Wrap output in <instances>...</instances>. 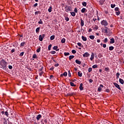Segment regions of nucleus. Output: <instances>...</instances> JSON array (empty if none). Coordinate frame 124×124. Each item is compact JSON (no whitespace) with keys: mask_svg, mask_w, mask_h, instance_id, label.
<instances>
[{"mask_svg":"<svg viewBox=\"0 0 124 124\" xmlns=\"http://www.w3.org/2000/svg\"><path fill=\"white\" fill-rule=\"evenodd\" d=\"M0 65L1 68H2L3 70H6V65H7V62L4 60H2L0 62Z\"/></svg>","mask_w":124,"mask_h":124,"instance_id":"1","label":"nucleus"},{"mask_svg":"<svg viewBox=\"0 0 124 124\" xmlns=\"http://www.w3.org/2000/svg\"><path fill=\"white\" fill-rule=\"evenodd\" d=\"M101 25H102V26H108V22H107V21L105 20H103V21H102L101 22Z\"/></svg>","mask_w":124,"mask_h":124,"instance_id":"2","label":"nucleus"},{"mask_svg":"<svg viewBox=\"0 0 124 124\" xmlns=\"http://www.w3.org/2000/svg\"><path fill=\"white\" fill-rule=\"evenodd\" d=\"M45 37V34H43L42 35H40L39 36V40L40 41H42L44 38Z\"/></svg>","mask_w":124,"mask_h":124,"instance_id":"3","label":"nucleus"},{"mask_svg":"<svg viewBox=\"0 0 124 124\" xmlns=\"http://www.w3.org/2000/svg\"><path fill=\"white\" fill-rule=\"evenodd\" d=\"M113 85H114L115 87L118 89L120 91H122V89H121V87H120V85L118 84L117 83H114Z\"/></svg>","mask_w":124,"mask_h":124,"instance_id":"4","label":"nucleus"},{"mask_svg":"<svg viewBox=\"0 0 124 124\" xmlns=\"http://www.w3.org/2000/svg\"><path fill=\"white\" fill-rule=\"evenodd\" d=\"M83 57H84V58L90 57V53H89L88 52H85L83 54Z\"/></svg>","mask_w":124,"mask_h":124,"instance_id":"5","label":"nucleus"},{"mask_svg":"<svg viewBox=\"0 0 124 124\" xmlns=\"http://www.w3.org/2000/svg\"><path fill=\"white\" fill-rule=\"evenodd\" d=\"M103 85H102V84H101L100 85V87L98 88V91H99V92H101V91H102V88H103Z\"/></svg>","mask_w":124,"mask_h":124,"instance_id":"6","label":"nucleus"},{"mask_svg":"<svg viewBox=\"0 0 124 124\" xmlns=\"http://www.w3.org/2000/svg\"><path fill=\"white\" fill-rule=\"evenodd\" d=\"M61 77H62V76H64V77H66L67 76V73L66 72H65L63 73V74L61 75Z\"/></svg>","mask_w":124,"mask_h":124,"instance_id":"7","label":"nucleus"},{"mask_svg":"<svg viewBox=\"0 0 124 124\" xmlns=\"http://www.w3.org/2000/svg\"><path fill=\"white\" fill-rule=\"evenodd\" d=\"M83 89L84 88H83V84L80 83V85H79V90H80V91H83Z\"/></svg>","mask_w":124,"mask_h":124,"instance_id":"8","label":"nucleus"},{"mask_svg":"<svg viewBox=\"0 0 124 124\" xmlns=\"http://www.w3.org/2000/svg\"><path fill=\"white\" fill-rule=\"evenodd\" d=\"M93 59H94V54H93V53H92L91 54V57L90 58V60L91 61H93Z\"/></svg>","mask_w":124,"mask_h":124,"instance_id":"9","label":"nucleus"},{"mask_svg":"<svg viewBox=\"0 0 124 124\" xmlns=\"http://www.w3.org/2000/svg\"><path fill=\"white\" fill-rule=\"evenodd\" d=\"M40 118H41V115L38 114L36 117V120L37 121H39V120H40Z\"/></svg>","mask_w":124,"mask_h":124,"instance_id":"10","label":"nucleus"},{"mask_svg":"<svg viewBox=\"0 0 124 124\" xmlns=\"http://www.w3.org/2000/svg\"><path fill=\"white\" fill-rule=\"evenodd\" d=\"M119 82L120 84H122V85H124V81L122 78H119Z\"/></svg>","mask_w":124,"mask_h":124,"instance_id":"11","label":"nucleus"},{"mask_svg":"<svg viewBox=\"0 0 124 124\" xmlns=\"http://www.w3.org/2000/svg\"><path fill=\"white\" fill-rule=\"evenodd\" d=\"M110 44H113V43H115V39L114 38L110 39Z\"/></svg>","mask_w":124,"mask_h":124,"instance_id":"12","label":"nucleus"},{"mask_svg":"<svg viewBox=\"0 0 124 124\" xmlns=\"http://www.w3.org/2000/svg\"><path fill=\"white\" fill-rule=\"evenodd\" d=\"M80 21H81L80 26H81V27H83L84 26V20H83L82 19H81Z\"/></svg>","mask_w":124,"mask_h":124,"instance_id":"13","label":"nucleus"},{"mask_svg":"<svg viewBox=\"0 0 124 124\" xmlns=\"http://www.w3.org/2000/svg\"><path fill=\"white\" fill-rule=\"evenodd\" d=\"M53 50H55L56 51H59L60 49H58V46H54L53 47Z\"/></svg>","mask_w":124,"mask_h":124,"instance_id":"14","label":"nucleus"},{"mask_svg":"<svg viewBox=\"0 0 124 124\" xmlns=\"http://www.w3.org/2000/svg\"><path fill=\"white\" fill-rule=\"evenodd\" d=\"M81 38L83 41H87V38L84 36H82Z\"/></svg>","mask_w":124,"mask_h":124,"instance_id":"15","label":"nucleus"},{"mask_svg":"<svg viewBox=\"0 0 124 124\" xmlns=\"http://www.w3.org/2000/svg\"><path fill=\"white\" fill-rule=\"evenodd\" d=\"M76 63H77L78 64H81V61H79V60H76Z\"/></svg>","mask_w":124,"mask_h":124,"instance_id":"16","label":"nucleus"},{"mask_svg":"<svg viewBox=\"0 0 124 124\" xmlns=\"http://www.w3.org/2000/svg\"><path fill=\"white\" fill-rule=\"evenodd\" d=\"M68 11H71V6H68L67 7V12H68Z\"/></svg>","mask_w":124,"mask_h":124,"instance_id":"17","label":"nucleus"},{"mask_svg":"<svg viewBox=\"0 0 124 124\" xmlns=\"http://www.w3.org/2000/svg\"><path fill=\"white\" fill-rule=\"evenodd\" d=\"M109 51H113V50H114V46H109Z\"/></svg>","mask_w":124,"mask_h":124,"instance_id":"18","label":"nucleus"},{"mask_svg":"<svg viewBox=\"0 0 124 124\" xmlns=\"http://www.w3.org/2000/svg\"><path fill=\"white\" fill-rule=\"evenodd\" d=\"M70 84L72 87H76V85L74 84V83L72 82H70Z\"/></svg>","mask_w":124,"mask_h":124,"instance_id":"19","label":"nucleus"},{"mask_svg":"<svg viewBox=\"0 0 124 124\" xmlns=\"http://www.w3.org/2000/svg\"><path fill=\"white\" fill-rule=\"evenodd\" d=\"M74 56H73V55H71V56H70L69 57V60L70 61H71V60H72V59H74Z\"/></svg>","mask_w":124,"mask_h":124,"instance_id":"20","label":"nucleus"},{"mask_svg":"<svg viewBox=\"0 0 124 124\" xmlns=\"http://www.w3.org/2000/svg\"><path fill=\"white\" fill-rule=\"evenodd\" d=\"M81 11L82 13H85V12H86V8H82Z\"/></svg>","mask_w":124,"mask_h":124,"instance_id":"21","label":"nucleus"},{"mask_svg":"<svg viewBox=\"0 0 124 124\" xmlns=\"http://www.w3.org/2000/svg\"><path fill=\"white\" fill-rule=\"evenodd\" d=\"M78 75L79 77H82V73H80V72H78Z\"/></svg>","mask_w":124,"mask_h":124,"instance_id":"22","label":"nucleus"},{"mask_svg":"<svg viewBox=\"0 0 124 124\" xmlns=\"http://www.w3.org/2000/svg\"><path fill=\"white\" fill-rule=\"evenodd\" d=\"M71 15L73 16H75L76 15V14L74 12H71Z\"/></svg>","mask_w":124,"mask_h":124,"instance_id":"23","label":"nucleus"},{"mask_svg":"<svg viewBox=\"0 0 124 124\" xmlns=\"http://www.w3.org/2000/svg\"><path fill=\"white\" fill-rule=\"evenodd\" d=\"M41 11H36L35 12V15H37V14H41Z\"/></svg>","mask_w":124,"mask_h":124,"instance_id":"24","label":"nucleus"},{"mask_svg":"<svg viewBox=\"0 0 124 124\" xmlns=\"http://www.w3.org/2000/svg\"><path fill=\"white\" fill-rule=\"evenodd\" d=\"M89 38H90V39L93 40V39H94V36H93V35H90L89 36Z\"/></svg>","mask_w":124,"mask_h":124,"instance_id":"25","label":"nucleus"},{"mask_svg":"<svg viewBox=\"0 0 124 124\" xmlns=\"http://www.w3.org/2000/svg\"><path fill=\"white\" fill-rule=\"evenodd\" d=\"M55 39V35H52L50 37V40H54Z\"/></svg>","mask_w":124,"mask_h":124,"instance_id":"26","label":"nucleus"},{"mask_svg":"<svg viewBox=\"0 0 124 124\" xmlns=\"http://www.w3.org/2000/svg\"><path fill=\"white\" fill-rule=\"evenodd\" d=\"M65 43V39L62 38L61 40V43Z\"/></svg>","mask_w":124,"mask_h":124,"instance_id":"27","label":"nucleus"},{"mask_svg":"<svg viewBox=\"0 0 124 124\" xmlns=\"http://www.w3.org/2000/svg\"><path fill=\"white\" fill-rule=\"evenodd\" d=\"M48 12H52V6H50L49 8L48 9Z\"/></svg>","mask_w":124,"mask_h":124,"instance_id":"28","label":"nucleus"},{"mask_svg":"<svg viewBox=\"0 0 124 124\" xmlns=\"http://www.w3.org/2000/svg\"><path fill=\"white\" fill-rule=\"evenodd\" d=\"M70 54L69 53V52H64V56H69Z\"/></svg>","mask_w":124,"mask_h":124,"instance_id":"29","label":"nucleus"},{"mask_svg":"<svg viewBox=\"0 0 124 124\" xmlns=\"http://www.w3.org/2000/svg\"><path fill=\"white\" fill-rule=\"evenodd\" d=\"M116 14L117 16H119V15L120 14V11H116Z\"/></svg>","mask_w":124,"mask_h":124,"instance_id":"30","label":"nucleus"},{"mask_svg":"<svg viewBox=\"0 0 124 124\" xmlns=\"http://www.w3.org/2000/svg\"><path fill=\"white\" fill-rule=\"evenodd\" d=\"M40 30V27L37 28L36 29V32H38Z\"/></svg>","mask_w":124,"mask_h":124,"instance_id":"31","label":"nucleus"},{"mask_svg":"<svg viewBox=\"0 0 124 124\" xmlns=\"http://www.w3.org/2000/svg\"><path fill=\"white\" fill-rule=\"evenodd\" d=\"M104 42L105 43H107V42H108V39H107V38H106L105 39V40H104Z\"/></svg>","mask_w":124,"mask_h":124,"instance_id":"32","label":"nucleus"},{"mask_svg":"<svg viewBox=\"0 0 124 124\" xmlns=\"http://www.w3.org/2000/svg\"><path fill=\"white\" fill-rule=\"evenodd\" d=\"M82 5H83V6H87V2H82Z\"/></svg>","mask_w":124,"mask_h":124,"instance_id":"33","label":"nucleus"},{"mask_svg":"<svg viewBox=\"0 0 124 124\" xmlns=\"http://www.w3.org/2000/svg\"><path fill=\"white\" fill-rule=\"evenodd\" d=\"M41 49V48L40 47H39L37 50H36V52L37 53H39V52H40V49Z\"/></svg>","mask_w":124,"mask_h":124,"instance_id":"34","label":"nucleus"},{"mask_svg":"<svg viewBox=\"0 0 124 124\" xmlns=\"http://www.w3.org/2000/svg\"><path fill=\"white\" fill-rule=\"evenodd\" d=\"M51 47H52V45H49L48 47V50L50 51L51 50Z\"/></svg>","mask_w":124,"mask_h":124,"instance_id":"35","label":"nucleus"},{"mask_svg":"<svg viewBox=\"0 0 124 124\" xmlns=\"http://www.w3.org/2000/svg\"><path fill=\"white\" fill-rule=\"evenodd\" d=\"M78 46H79V47H83V46L82 45V44H81L80 43H78Z\"/></svg>","mask_w":124,"mask_h":124,"instance_id":"36","label":"nucleus"},{"mask_svg":"<svg viewBox=\"0 0 124 124\" xmlns=\"http://www.w3.org/2000/svg\"><path fill=\"white\" fill-rule=\"evenodd\" d=\"M65 20L66 22H68V21H69V18L68 17H65Z\"/></svg>","mask_w":124,"mask_h":124,"instance_id":"37","label":"nucleus"},{"mask_svg":"<svg viewBox=\"0 0 124 124\" xmlns=\"http://www.w3.org/2000/svg\"><path fill=\"white\" fill-rule=\"evenodd\" d=\"M92 71H93V68H92L91 67L89 68V69H88L89 72H92Z\"/></svg>","mask_w":124,"mask_h":124,"instance_id":"38","label":"nucleus"},{"mask_svg":"<svg viewBox=\"0 0 124 124\" xmlns=\"http://www.w3.org/2000/svg\"><path fill=\"white\" fill-rule=\"evenodd\" d=\"M38 24L42 25L43 24V22H42V20L40 19V21L38 22Z\"/></svg>","mask_w":124,"mask_h":124,"instance_id":"39","label":"nucleus"},{"mask_svg":"<svg viewBox=\"0 0 124 124\" xmlns=\"http://www.w3.org/2000/svg\"><path fill=\"white\" fill-rule=\"evenodd\" d=\"M72 53L73 54H76V50H74V49H73V50H72Z\"/></svg>","mask_w":124,"mask_h":124,"instance_id":"40","label":"nucleus"},{"mask_svg":"<svg viewBox=\"0 0 124 124\" xmlns=\"http://www.w3.org/2000/svg\"><path fill=\"white\" fill-rule=\"evenodd\" d=\"M68 76L69 77H71V73H70V70L68 71Z\"/></svg>","mask_w":124,"mask_h":124,"instance_id":"41","label":"nucleus"},{"mask_svg":"<svg viewBox=\"0 0 124 124\" xmlns=\"http://www.w3.org/2000/svg\"><path fill=\"white\" fill-rule=\"evenodd\" d=\"M93 68H97V64H95V65H94L93 66Z\"/></svg>","mask_w":124,"mask_h":124,"instance_id":"42","label":"nucleus"},{"mask_svg":"<svg viewBox=\"0 0 124 124\" xmlns=\"http://www.w3.org/2000/svg\"><path fill=\"white\" fill-rule=\"evenodd\" d=\"M115 6H116V5L115 4H111V8H115Z\"/></svg>","mask_w":124,"mask_h":124,"instance_id":"43","label":"nucleus"},{"mask_svg":"<svg viewBox=\"0 0 124 124\" xmlns=\"http://www.w3.org/2000/svg\"><path fill=\"white\" fill-rule=\"evenodd\" d=\"M105 71H109V68L108 67H106L105 68Z\"/></svg>","mask_w":124,"mask_h":124,"instance_id":"44","label":"nucleus"},{"mask_svg":"<svg viewBox=\"0 0 124 124\" xmlns=\"http://www.w3.org/2000/svg\"><path fill=\"white\" fill-rule=\"evenodd\" d=\"M36 54H33V56H32V58L33 59H36Z\"/></svg>","mask_w":124,"mask_h":124,"instance_id":"45","label":"nucleus"},{"mask_svg":"<svg viewBox=\"0 0 124 124\" xmlns=\"http://www.w3.org/2000/svg\"><path fill=\"white\" fill-rule=\"evenodd\" d=\"M51 54H52V55H54V54H56V51H51Z\"/></svg>","mask_w":124,"mask_h":124,"instance_id":"46","label":"nucleus"},{"mask_svg":"<svg viewBox=\"0 0 124 124\" xmlns=\"http://www.w3.org/2000/svg\"><path fill=\"white\" fill-rule=\"evenodd\" d=\"M105 92H106V93H110V90L108 89H107L105 90Z\"/></svg>","mask_w":124,"mask_h":124,"instance_id":"47","label":"nucleus"},{"mask_svg":"<svg viewBox=\"0 0 124 124\" xmlns=\"http://www.w3.org/2000/svg\"><path fill=\"white\" fill-rule=\"evenodd\" d=\"M68 94L69 95H71V96H72V95L74 94V93H69Z\"/></svg>","mask_w":124,"mask_h":124,"instance_id":"48","label":"nucleus"},{"mask_svg":"<svg viewBox=\"0 0 124 124\" xmlns=\"http://www.w3.org/2000/svg\"><path fill=\"white\" fill-rule=\"evenodd\" d=\"M43 71H41L40 73H39V75L40 76H42V75H43Z\"/></svg>","mask_w":124,"mask_h":124,"instance_id":"49","label":"nucleus"},{"mask_svg":"<svg viewBox=\"0 0 124 124\" xmlns=\"http://www.w3.org/2000/svg\"><path fill=\"white\" fill-rule=\"evenodd\" d=\"M20 57H23V56H24V52H21L20 54H19Z\"/></svg>","mask_w":124,"mask_h":124,"instance_id":"50","label":"nucleus"},{"mask_svg":"<svg viewBox=\"0 0 124 124\" xmlns=\"http://www.w3.org/2000/svg\"><path fill=\"white\" fill-rule=\"evenodd\" d=\"M5 115H6V116L7 117H8V116H9L8 112L6 111V112H5Z\"/></svg>","mask_w":124,"mask_h":124,"instance_id":"51","label":"nucleus"},{"mask_svg":"<svg viewBox=\"0 0 124 124\" xmlns=\"http://www.w3.org/2000/svg\"><path fill=\"white\" fill-rule=\"evenodd\" d=\"M74 11L76 13H77V12H78V10H77V8H75L74 9Z\"/></svg>","mask_w":124,"mask_h":124,"instance_id":"52","label":"nucleus"},{"mask_svg":"<svg viewBox=\"0 0 124 124\" xmlns=\"http://www.w3.org/2000/svg\"><path fill=\"white\" fill-rule=\"evenodd\" d=\"M37 5H38V4H37V3H35V4L33 5V7H36V6H37Z\"/></svg>","mask_w":124,"mask_h":124,"instance_id":"53","label":"nucleus"},{"mask_svg":"<svg viewBox=\"0 0 124 124\" xmlns=\"http://www.w3.org/2000/svg\"><path fill=\"white\" fill-rule=\"evenodd\" d=\"M11 52L12 53H14V52H15V48H13L11 50Z\"/></svg>","mask_w":124,"mask_h":124,"instance_id":"54","label":"nucleus"},{"mask_svg":"<svg viewBox=\"0 0 124 124\" xmlns=\"http://www.w3.org/2000/svg\"><path fill=\"white\" fill-rule=\"evenodd\" d=\"M8 67H9V69H12V68H13L12 66L10 65H9Z\"/></svg>","mask_w":124,"mask_h":124,"instance_id":"55","label":"nucleus"},{"mask_svg":"<svg viewBox=\"0 0 124 124\" xmlns=\"http://www.w3.org/2000/svg\"><path fill=\"white\" fill-rule=\"evenodd\" d=\"M115 10V11H119V7H116Z\"/></svg>","mask_w":124,"mask_h":124,"instance_id":"56","label":"nucleus"},{"mask_svg":"<svg viewBox=\"0 0 124 124\" xmlns=\"http://www.w3.org/2000/svg\"><path fill=\"white\" fill-rule=\"evenodd\" d=\"M24 45H25V43H24V42L21 43L20 44V46H24Z\"/></svg>","mask_w":124,"mask_h":124,"instance_id":"57","label":"nucleus"},{"mask_svg":"<svg viewBox=\"0 0 124 124\" xmlns=\"http://www.w3.org/2000/svg\"><path fill=\"white\" fill-rule=\"evenodd\" d=\"M94 29L95 30H98V27L97 26H95L94 27Z\"/></svg>","mask_w":124,"mask_h":124,"instance_id":"58","label":"nucleus"},{"mask_svg":"<svg viewBox=\"0 0 124 124\" xmlns=\"http://www.w3.org/2000/svg\"><path fill=\"white\" fill-rule=\"evenodd\" d=\"M89 82H90V83H93V79H90L89 80Z\"/></svg>","mask_w":124,"mask_h":124,"instance_id":"59","label":"nucleus"},{"mask_svg":"<svg viewBox=\"0 0 124 124\" xmlns=\"http://www.w3.org/2000/svg\"><path fill=\"white\" fill-rule=\"evenodd\" d=\"M58 66H59V63H56L54 65V66H55L56 67H58Z\"/></svg>","mask_w":124,"mask_h":124,"instance_id":"60","label":"nucleus"},{"mask_svg":"<svg viewBox=\"0 0 124 124\" xmlns=\"http://www.w3.org/2000/svg\"><path fill=\"white\" fill-rule=\"evenodd\" d=\"M103 47L104 48H106V44H103Z\"/></svg>","mask_w":124,"mask_h":124,"instance_id":"61","label":"nucleus"},{"mask_svg":"<svg viewBox=\"0 0 124 124\" xmlns=\"http://www.w3.org/2000/svg\"><path fill=\"white\" fill-rule=\"evenodd\" d=\"M96 18H93V22H95V21H96Z\"/></svg>","mask_w":124,"mask_h":124,"instance_id":"62","label":"nucleus"},{"mask_svg":"<svg viewBox=\"0 0 124 124\" xmlns=\"http://www.w3.org/2000/svg\"><path fill=\"white\" fill-rule=\"evenodd\" d=\"M116 76H120V74L119 73H117Z\"/></svg>","mask_w":124,"mask_h":124,"instance_id":"63","label":"nucleus"},{"mask_svg":"<svg viewBox=\"0 0 124 124\" xmlns=\"http://www.w3.org/2000/svg\"><path fill=\"white\" fill-rule=\"evenodd\" d=\"M91 31H92V29L90 28L89 29V32H91Z\"/></svg>","mask_w":124,"mask_h":124,"instance_id":"64","label":"nucleus"}]
</instances>
